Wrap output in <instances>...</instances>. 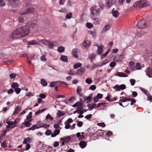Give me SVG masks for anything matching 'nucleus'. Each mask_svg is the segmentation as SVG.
I'll return each mask as SVG.
<instances>
[{
  "instance_id": "nucleus-1",
  "label": "nucleus",
  "mask_w": 152,
  "mask_h": 152,
  "mask_svg": "<svg viewBox=\"0 0 152 152\" xmlns=\"http://www.w3.org/2000/svg\"><path fill=\"white\" fill-rule=\"evenodd\" d=\"M36 26V21H29L26 25L14 30L10 34L11 38L12 39L23 38L29 34L30 28H33Z\"/></svg>"
},
{
  "instance_id": "nucleus-2",
  "label": "nucleus",
  "mask_w": 152,
  "mask_h": 152,
  "mask_svg": "<svg viewBox=\"0 0 152 152\" xmlns=\"http://www.w3.org/2000/svg\"><path fill=\"white\" fill-rule=\"evenodd\" d=\"M90 17L93 20H95L99 17L100 10L99 8H97V6H95L91 8Z\"/></svg>"
},
{
  "instance_id": "nucleus-3",
  "label": "nucleus",
  "mask_w": 152,
  "mask_h": 152,
  "mask_svg": "<svg viewBox=\"0 0 152 152\" xmlns=\"http://www.w3.org/2000/svg\"><path fill=\"white\" fill-rule=\"evenodd\" d=\"M148 22L145 20H142L138 22L137 24V27L140 28H143L148 26L149 25Z\"/></svg>"
},
{
  "instance_id": "nucleus-4",
  "label": "nucleus",
  "mask_w": 152,
  "mask_h": 152,
  "mask_svg": "<svg viewBox=\"0 0 152 152\" xmlns=\"http://www.w3.org/2000/svg\"><path fill=\"white\" fill-rule=\"evenodd\" d=\"M35 9L32 7H30L27 8L26 10H23V11L20 12V14L21 15H25L27 14L35 12Z\"/></svg>"
},
{
  "instance_id": "nucleus-5",
  "label": "nucleus",
  "mask_w": 152,
  "mask_h": 152,
  "mask_svg": "<svg viewBox=\"0 0 152 152\" xmlns=\"http://www.w3.org/2000/svg\"><path fill=\"white\" fill-rule=\"evenodd\" d=\"M20 0H8L9 4L12 7L18 6Z\"/></svg>"
},
{
  "instance_id": "nucleus-6",
  "label": "nucleus",
  "mask_w": 152,
  "mask_h": 152,
  "mask_svg": "<svg viewBox=\"0 0 152 152\" xmlns=\"http://www.w3.org/2000/svg\"><path fill=\"white\" fill-rule=\"evenodd\" d=\"M40 42L43 44L48 46L49 48L51 49L54 46V45L52 42H49L46 40H41Z\"/></svg>"
},
{
  "instance_id": "nucleus-7",
  "label": "nucleus",
  "mask_w": 152,
  "mask_h": 152,
  "mask_svg": "<svg viewBox=\"0 0 152 152\" xmlns=\"http://www.w3.org/2000/svg\"><path fill=\"white\" fill-rule=\"evenodd\" d=\"M126 86L124 84H121L120 86L118 85H116L113 88L116 91H120V90H123L126 88Z\"/></svg>"
},
{
  "instance_id": "nucleus-8",
  "label": "nucleus",
  "mask_w": 152,
  "mask_h": 152,
  "mask_svg": "<svg viewBox=\"0 0 152 152\" xmlns=\"http://www.w3.org/2000/svg\"><path fill=\"white\" fill-rule=\"evenodd\" d=\"M140 7H145L149 5V2L146 0H140Z\"/></svg>"
},
{
  "instance_id": "nucleus-9",
  "label": "nucleus",
  "mask_w": 152,
  "mask_h": 152,
  "mask_svg": "<svg viewBox=\"0 0 152 152\" xmlns=\"http://www.w3.org/2000/svg\"><path fill=\"white\" fill-rule=\"evenodd\" d=\"M77 108L80 110H81L83 109V105L84 104L83 102L82 99H80V102H77Z\"/></svg>"
},
{
  "instance_id": "nucleus-10",
  "label": "nucleus",
  "mask_w": 152,
  "mask_h": 152,
  "mask_svg": "<svg viewBox=\"0 0 152 152\" xmlns=\"http://www.w3.org/2000/svg\"><path fill=\"white\" fill-rule=\"evenodd\" d=\"M90 44V42L88 40H85L83 42V45L85 48L88 47Z\"/></svg>"
},
{
  "instance_id": "nucleus-11",
  "label": "nucleus",
  "mask_w": 152,
  "mask_h": 152,
  "mask_svg": "<svg viewBox=\"0 0 152 152\" xmlns=\"http://www.w3.org/2000/svg\"><path fill=\"white\" fill-rule=\"evenodd\" d=\"M123 57L122 56H115L114 59V61L115 62H121L122 61Z\"/></svg>"
},
{
  "instance_id": "nucleus-12",
  "label": "nucleus",
  "mask_w": 152,
  "mask_h": 152,
  "mask_svg": "<svg viewBox=\"0 0 152 152\" xmlns=\"http://www.w3.org/2000/svg\"><path fill=\"white\" fill-rule=\"evenodd\" d=\"M85 71V68L82 67L78 69L76 72V74L80 75H81Z\"/></svg>"
},
{
  "instance_id": "nucleus-13",
  "label": "nucleus",
  "mask_w": 152,
  "mask_h": 152,
  "mask_svg": "<svg viewBox=\"0 0 152 152\" xmlns=\"http://www.w3.org/2000/svg\"><path fill=\"white\" fill-rule=\"evenodd\" d=\"M71 138L69 136L67 137H64L63 138H61L60 140L66 142H68L71 140Z\"/></svg>"
},
{
  "instance_id": "nucleus-14",
  "label": "nucleus",
  "mask_w": 152,
  "mask_h": 152,
  "mask_svg": "<svg viewBox=\"0 0 152 152\" xmlns=\"http://www.w3.org/2000/svg\"><path fill=\"white\" fill-rule=\"evenodd\" d=\"M79 145L81 148H83L87 145V143L85 141H81L79 143Z\"/></svg>"
},
{
  "instance_id": "nucleus-15",
  "label": "nucleus",
  "mask_w": 152,
  "mask_h": 152,
  "mask_svg": "<svg viewBox=\"0 0 152 152\" xmlns=\"http://www.w3.org/2000/svg\"><path fill=\"white\" fill-rule=\"evenodd\" d=\"M110 25H106L103 28L102 30V33H104L108 30L110 28Z\"/></svg>"
},
{
  "instance_id": "nucleus-16",
  "label": "nucleus",
  "mask_w": 152,
  "mask_h": 152,
  "mask_svg": "<svg viewBox=\"0 0 152 152\" xmlns=\"http://www.w3.org/2000/svg\"><path fill=\"white\" fill-rule=\"evenodd\" d=\"M60 130L58 129L55 130L54 131V133L51 134V136L52 137H54L56 135H58L60 133Z\"/></svg>"
},
{
  "instance_id": "nucleus-17",
  "label": "nucleus",
  "mask_w": 152,
  "mask_h": 152,
  "mask_svg": "<svg viewBox=\"0 0 152 152\" xmlns=\"http://www.w3.org/2000/svg\"><path fill=\"white\" fill-rule=\"evenodd\" d=\"M82 91V89L80 86H78L77 87V94L80 96H83V94L81 93Z\"/></svg>"
},
{
  "instance_id": "nucleus-18",
  "label": "nucleus",
  "mask_w": 152,
  "mask_h": 152,
  "mask_svg": "<svg viewBox=\"0 0 152 152\" xmlns=\"http://www.w3.org/2000/svg\"><path fill=\"white\" fill-rule=\"evenodd\" d=\"M60 59L61 61L64 62H67L68 59L67 57L64 55H61Z\"/></svg>"
},
{
  "instance_id": "nucleus-19",
  "label": "nucleus",
  "mask_w": 152,
  "mask_h": 152,
  "mask_svg": "<svg viewBox=\"0 0 152 152\" xmlns=\"http://www.w3.org/2000/svg\"><path fill=\"white\" fill-rule=\"evenodd\" d=\"M114 8H113L112 10V13L113 16L115 18L118 17L119 15L118 12L117 10H114Z\"/></svg>"
},
{
  "instance_id": "nucleus-20",
  "label": "nucleus",
  "mask_w": 152,
  "mask_h": 152,
  "mask_svg": "<svg viewBox=\"0 0 152 152\" xmlns=\"http://www.w3.org/2000/svg\"><path fill=\"white\" fill-rule=\"evenodd\" d=\"M31 121V120H29L28 121H25L24 123L22 124L24 125L27 127H29L31 124L30 123Z\"/></svg>"
},
{
  "instance_id": "nucleus-21",
  "label": "nucleus",
  "mask_w": 152,
  "mask_h": 152,
  "mask_svg": "<svg viewBox=\"0 0 152 152\" xmlns=\"http://www.w3.org/2000/svg\"><path fill=\"white\" fill-rule=\"evenodd\" d=\"M130 68L132 70H134L135 68L134 66V63L133 61H131L129 63Z\"/></svg>"
},
{
  "instance_id": "nucleus-22",
  "label": "nucleus",
  "mask_w": 152,
  "mask_h": 152,
  "mask_svg": "<svg viewBox=\"0 0 152 152\" xmlns=\"http://www.w3.org/2000/svg\"><path fill=\"white\" fill-rule=\"evenodd\" d=\"M103 50L102 46H99L98 47V49L97 50V53L98 54H101L102 53Z\"/></svg>"
},
{
  "instance_id": "nucleus-23",
  "label": "nucleus",
  "mask_w": 152,
  "mask_h": 152,
  "mask_svg": "<svg viewBox=\"0 0 152 152\" xmlns=\"http://www.w3.org/2000/svg\"><path fill=\"white\" fill-rule=\"evenodd\" d=\"M19 87V85L17 83H13L11 84L12 88L14 89L18 88Z\"/></svg>"
},
{
  "instance_id": "nucleus-24",
  "label": "nucleus",
  "mask_w": 152,
  "mask_h": 152,
  "mask_svg": "<svg viewBox=\"0 0 152 152\" xmlns=\"http://www.w3.org/2000/svg\"><path fill=\"white\" fill-rule=\"evenodd\" d=\"M72 53L74 57L76 58L78 57L77 50L76 49H73L72 50Z\"/></svg>"
},
{
  "instance_id": "nucleus-25",
  "label": "nucleus",
  "mask_w": 152,
  "mask_h": 152,
  "mask_svg": "<svg viewBox=\"0 0 152 152\" xmlns=\"http://www.w3.org/2000/svg\"><path fill=\"white\" fill-rule=\"evenodd\" d=\"M31 142V139L29 137L26 138L24 139V140L23 142V143L24 144H27V142Z\"/></svg>"
},
{
  "instance_id": "nucleus-26",
  "label": "nucleus",
  "mask_w": 152,
  "mask_h": 152,
  "mask_svg": "<svg viewBox=\"0 0 152 152\" xmlns=\"http://www.w3.org/2000/svg\"><path fill=\"white\" fill-rule=\"evenodd\" d=\"M28 44L30 45H36L38 44L37 42L35 40H32L28 42Z\"/></svg>"
},
{
  "instance_id": "nucleus-27",
  "label": "nucleus",
  "mask_w": 152,
  "mask_h": 152,
  "mask_svg": "<svg viewBox=\"0 0 152 152\" xmlns=\"http://www.w3.org/2000/svg\"><path fill=\"white\" fill-rule=\"evenodd\" d=\"M140 1H136L133 4V6L135 7H140Z\"/></svg>"
},
{
  "instance_id": "nucleus-28",
  "label": "nucleus",
  "mask_w": 152,
  "mask_h": 152,
  "mask_svg": "<svg viewBox=\"0 0 152 152\" xmlns=\"http://www.w3.org/2000/svg\"><path fill=\"white\" fill-rule=\"evenodd\" d=\"M58 81H53L50 83V86L51 87H53L55 86L56 84L58 83Z\"/></svg>"
},
{
  "instance_id": "nucleus-29",
  "label": "nucleus",
  "mask_w": 152,
  "mask_h": 152,
  "mask_svg": "<svg viewBox=\"0 0 152 152\" xmlns=\"http://www.w3.org/2000/svg\"><path fill=\"white\" fill-rule=\"evenodd\" d=\"M1 146L3 148H6L7 146V141L5 140L2 143H1Z\"/></svg>"
},
{
  "instance_id": "nucleus-30",
  "label": "nucleus",
  "mask_w": 152,
  "mask_h": 152,
  "mask_svg": "<svg viewBox=\"0 0 152 152\" xmlns=\"http://www.w3.org/2000/svg\"><path fill=\"white\" fill-rule=\"evenodd\" d=\"M57 115L59 117H61L62 116H63L65 115V113L64 112H61V111H58L57 113Z\"/></svg>"
},
{
  "instance_id": "nucleus-31",
  "label": "nucleus",
  "mask_w": 152,
  "mask_h": 152,
  "mask_svg": "<svg viewBox=\"0 0 152 152\" xmlns=\"http://www.w3.org/2000/svg\"><path fill=\"white\" fill-rule=\"evenodd\" d=\"M113 4L112 0H108L107 2V6L108 7H110Z\"/></svg>"
},
{
  "instance_id": "nucleus-32",
  "label": "nucleus",
  "mask_w": 152,
  "mask_h": 152,
  "mask_svg": "<svg viewBox=\"0 0 152 152\" xmlns=\"http://www.w3.org/2000/svg\"><path fill=\"white\" fill-rule=\"evenodd\" d=\"M64 48L62 46L59 47L58 49V51L60 53H62L64 51Z\"/></svg>"
},
{
  "instance_id": "nucleus-33",
  "label": "nucleus",
  "mask_w": 152,
  "mask_h": 152,
  "mask_svg": "<svg viewBox=\"0 0 152 152\" xmlns=\"http://www.w3.org/2000/svg\"><path fill=\"white\" fill-rule=\"evenodd\" d=\"M82 64L80 63H77L74 66V69H77L81 66Z\"/></svg>"
},
{
  "instance_id": "nucleus-34",
  "label": "nucleus",
  "mask_w": 152,
  "mask_h": 152,
  "mask_svg": "<svg viewBox=\"0 0 152 152\" xmlns=\"http://www.w3.org/2000/svg\"><path fill=\"white\" fill-rule=\"evenodd\" d=\"M95 57V55L93 53L90 54L89 56V58L91 59V62H92V60H93Z\"/></svg>"
},
{
  "instance_id": "nucleus-35",
  "label": "nucleus",
  "mask_w": 152,
  "mask_h": 152,
  "mask_svg": "<svg viewBox=\"0 0 152 152\" xmlns=\"http://www.w3.org/2000/svg\"><path fill=\"white\" fill-rule=\"evenodd\" d=\"M140 89L146 95H148L149 94V92L144 88H140Z\"/></svg>"
},
{
  "instance_id": "nucleus-36",
  "label": "nucleus",
  "mask_w": 152,
  "mask_h": 152,
  "mask_svg": "<svg viewBox=\"0 0 152 152\" xmlns=\"http://www.w3.org/2000/svg\"><path fill=\"white\" fill-rule=\"evenodd\" d=\"M41 84L43 86H45L47 85V82L44 79H42L41 80Z\"/></svg>"
},
{
  "instance_id": "nucleus-37",
  "label": "nucleus",
  "mask_w": 152,
  "mask_h": 152,
  "mask_svg": "<svg viewBox=\"0 0 152 152\" xmlns=\"http://www.w3.org/2000/svg\"><path fill=\"white\" fill-rule=\"evenodd\" d=\"M103 131L102 130H100L97 131L96 132V133L97 135H100L102 136L103 134Z\"/></svg>"
},
{
  "instance_id": "nucleus-38",
  "label": "nucleus",
  "mask_w": 152,
  "mask_h": 152,
  "mask_svg": "<svg viewBox=\"0 0 152 152\" xmlns=\"http://www.w3.org/2000/svg\"><path fill=\"white\" fill-rule=\"evenodd\" d=\"M46 118L47 120L50 119V121H52L53 119V118L49 114H48L46 116Z\"/></svg>"
},
{
  "instance_id": "nucleus-39",
  "label": "nucleus",
  "mask_w": 152,
  "mask_h": 152,
  "mask_svg": "<svg viewBox=\"0 0 152 152\" xmlns=\"http://www.w3.org/2000/svg\"><path fill=\"white\" fill-rule=\"evenodd\" d=\"M73 122V120L71 118H69L67 121H66L65 122V124H69Z\"/></svg>"
},
{
  "instance_id": "nucleus-40",
  "label": "nucleus",
  "mask_w": 152,
  "mask_h": 152,
  "mask_svg": "<svg viewBox=\"0 0 152 152\" xmlns=\"http://www.w3.org/2000/svg\"><path fill=\"white\" fill-rule=\"evenodd\" d=\"M85 81L88 84H90L92 83L93 82L92 80L90 78H87L86 80Z\"/></svg>"
},
{
  "instance_id": "nucleus-41",
  "label": "nucleus",
  "mask_w": 152,
  "mask_h": 152,
  "mask_svg": "<svg viewBox=\"0 0 152 152\" xmlns=\"http://www.w3.org/2000/svg\"><path fill=\"white\" fill-rule=\"evenodd\" d=\"M121 99L120 100L119 102H125L126 101V97L124 96H121L120 97Z\"/></svg>"
},
{
  "instance_id": "nucleus-42",
  "label": "nucleus",
  "mask_w": 152,
  "mask_h": 152,
  "mask_svg": "<svg viewBox=\"0 0 152 152\" xmlns=\"http://www.w3.org/2000/svg\"><path fill=\"white\" fill-rule=\"evenodd\" d=\"M76 136L77 137H80L81 139H83L84 138V136L83 134L81 135L80 133L79 132H78L77 133Z\"/></svg>"
},
{
  "instance_id": "nucleus-43",
  "label": "nucleus",
  "mask_w": 152,
  "mask_h": 152,
  "mask_svg": "<svg viewBox=\"0 0 152 152\" xmlns=\"http://www.w3.org/2000/svg\"><path fill=\"white\" fill-rule=\"evenodd\" d=\"M91 98L92 97H91L90 96H87V101L86 102V103L88 104L90 102H91L92 101Z\"/></svg>"
},
{
  "instance_id": "nucleus-44",
  "label": "nucleus",
  "mask_w": 152,
  "mask_h": 152,
  "mask_svg": "<svg viewBox=\"0 0 152 152\" xmlns=\"http://www.w3.org/2000/svg\"><path fill=\"white\" fill-rule=\"evenodd\" d=\"M19 121V120L18 118H17V119H15L14 121V122H13V123H14V124H13L14 126L12 127L11 128V129L13 128L14 127H16L17 126L16 125L17 124V122Z\"/></svg>"
},
{
  "instance_id": "nucleus-45",
  "label": "nucleus",
  "mask_w": 152,
  "mask_h": 152,
  "mask_svg": "<svg viewBox=\"0 0 152 152\" xmlns=\"http://www.w3.org/2000/svg\"><path fill=\"white\" fill-rule=\"evenodd\" d=\"M86 26L88 28H91L93 26V25L90 23H87L86 24Z\"/></svg>"
},
{
  "instance_id": "nucleus-46",
  "label": "nucleus",
  "mask_w": 152,
  "mask_h": 152,
  "mask_svg": "<svg viewBox=\"0 0 152 152\" xmlns=\"http://www.w3.org/2000/svg\"><path fill=\"white\" fill-rule=\"evenodd\" d=\"M72 13L69 12L66 14V18L67 19H69L72 17Z\"/></svg>"
},
{
  "instance_id": "nucleus-47",
  "label": "nucleus",
  "mask_w": 152,
  "mask_h": 152,
  "mask_svg": "<svg viewBox=\"0 0 152 152\" xmlns=\"http://www.w3.org/2000/svg\"><path fill=\"white\" fill-rule=\"evenodd\" d=\"M37 125L35 124L32 126L31 128L28 129L29 130H34L35 129H37Z\"/></svg>"
},
{
  "instance_id": "nucleus-48",
  "label": "nucleus",
  "mask_w": 152,
  "mask_h": 152,
  "mask_svg": "<svg viewBox=\"0 0 152 152\" xmlns=\"http://www.w3.org/2000/svg\"><path fill=\"white\" fill-rule=\"evenodd\" d=\"M18 20L19 22L22 23L24 22V19L22 17H20L18 18Z\"/></svg>"
},
{
  "instance_id": "nucleus-49",
  "label": "nucleus",
  "mask_w": 152,
  "mask_h": 152,
  "mask_svg": "<svg viewBox=\"0 0 152 152\" xmlns=\"http://www.w3.org/2000/svg\"><path fill=\"white\" fill-rule=\"evenodd\" d=\"M141 68V66L140 64L137 63L136 64V68L137 69H140Z\"/></svg>"
},
{
  "instance_id": "nucleus-50",
  "label": "nucleus",
  "mask_w": 152,
  "mask_h": 152,
  "mask_svg": "<svg viewBox=\"0 0 152 152\" xmlns=\"http://www.w3.org/2000/svg\"><path fill=\"white\" fill-rule=\"evenodd\" d=\"M32 113L31 112H30L28 114V116H27L26 118L27 120H28L29 119H30L32 118Z\"/></svg>"
},
{
  "instance_id": "nucleus-51",
  "label": "nucleus",
  "mask_w": 152,
  "mask_h": 152,
  "mask_svg": "<svg viewBox=\"0 0 152 152\" xmlns=\"http://www.w3.org/2000/svg\"><path fill=\"white\" fill-rule=\"evenodd\" d=\"M107 104L106 103H99L97 104V105L96 107L97 108H98L100 106L102 105L103 107H105V105L106 104Z\"/></svg>"
},
{
  "instance_id": "nucleus-52",
  "label": "nucleus",
  "mask_w": 152,
  "mask_h": 152,
  "mask_svg": "<svg viewBox=\"0 0 152 152\" xmlns=\"http://www.w3.org/2000/svg\"><path fill=\"white\" fill-rule=\"evenodd\" d=\"M116 65V64L114 62H111L110 64V66L111 67L113 68Z\"/></svg>"
},
{
  "instance_id": "nucleus-53",
  "label": "nucleus",
  "mask_w": 152,
  "mask_h": 152,
  "mask_svg": "<svg viewBox=\"0 0 152 152\" xmlns=\"http://www.w3.org/2000/svg\"><path fill=\"white\" fill-rule=\"evenodd\" d=\"M96 89V86L95 85H93L91 86L89 88V90H91L92 91Z\"/></svg>"
},
{
  "instance_id": "nucleus-54",
  "label": "nucleus",
  "mask_w": 152,
  "mask_h": 152,
  "mask_svg": "<svg viewBox=\"0 0 152 152\" xmlns=\"http://www.w3.org/2000/svg\"><path fill=\"white\" fill-rule=\"evenodd\" d=\"M58 83L64 86H67L68 85V84L66 83L63 81H58Z\"/></svg>"
},
{
  "instance_id": "nucleus-55",
  "label": "nucleus",
  "mask_w": 152,
  "mask_h": 152,
  "mask_svg": "<svg viewBox=\"0 0 152 152\" xmlns=\"http://www.w3.org/2000/svg\"><path fill=\"white\" fill-rule=\"evenodd\" d=\"M130 81L131 83V85L132 86H133L134 85L135 83V80L134 79H130Z\"/></svg>"
},
{
  "instance_id": "nucleus-56",
  "label": "nucleus",
  "mask_w": 152,
  "mask_h": 152,
  "mask_svg": "<svg viewBox=\"0 0 152 152\" xmlns=\"http://www.w3.org/2000/svg\"><path fill=\"white\" fill-rule=\"evenodd\" d=\"M21 91V89L18 88L15 89V91L17 94H18Z\"/></svg>"
},
{
  "instance_id": "nucleus-57",
  "label": "nucleus",
  "mask_w": 152,
  "mask_h": 152,
  "mask_svg": "<svg viewBox=\"0 0 152 152\" xmlns=\"http://www.w3.org/2000/svg\"><path fill=\"white\" fill-rule=\"evenodd\" d=\"M40 59L42 61H45L46 60V58H45V55L42 56L41 57Z\"/></svg>"
},
{
  "instance_id": "nucleus-58",
  "label": "nucleus",
  "mask_w": 152,
  "mask_h": 152,
  "mask_svg": "<svg viewBox=\"0 0 152 152\" xmlns=\"http://www.w3.org/2000/svg\"><path fill=\"white\" fill-rule=\"evenodd\" d=\"M103 96V94L98 93L97 94L96 97L98 99H99L102 98Z\"/></svg>"
},
{
  "instance_id": "nucleus-59",
  "label": "nucleus",
  "mask_w": 152,
  "mask_h": 152,
  "mask_svg": "<svg viewBox=\"0 0 152 152\" xmlns=\"http://www.w3.org/2000/svg\"><path fill=\"white\" fill-rule=\"evenodd\" d=\"M16 76V74L15 73H12L10 75V77L11 79H14Z\"/></svg>"
},
{
  "instance_id": "nucleus-60",
  "label": "nucleus",
  "mask_w": 152,
  "mask_h": 152,
  "mask_svg": "<svg viewBox=\"0 0 152 152\" xmlns=\"http://www.w3.org/2000/svg\"><path fill=\"white\" fill-rule=\"evenodd\" d=\"M6 133H7V131H4L1 134V135H0V137H1V138H2L3 137H4Z\"/></svg>"
},
{
  "instance_id": "nucleus-61",
  "label": "nucleus",
  "mask_w": 152,
  "mask_h": 152,
  "mask_svg": "<svg viewBox=\"0 0 152 152\" xmlns=\"http://www.w3.org/2000/svg\"><path fill=\"white\" fill-rule=\"evenodd\" d=\"M110 96H110V95L108 94L107 96L106 97L105 99L109 102H111L113 101V100H110Z\"/></svg>"
},
{
  "instance_id": "nucleus-62",
  "label": "nucleus",
  "mask_w": 152,
  "mask_h": 152,
  "mask_svg": "<svg viewBox=\"0 0 152 152\" xmlns=\"http://www.w3.org/2000/svg\"><path fill=\"white\" fill-rule=\"evenodd\" d=\"M51 133V131L50 129L47 130L45 132V134L47 135H49Z\"/></svg>"
},
{
  "instance_id": "nucleus-63",
  "label": "nucleus",
  "mask_w": 152,
  "mask_h": 152,
  "mask_svg": "<svg viewBox=\"0 0 152 152\" xmlns=\"http://www.w3.org/2000/svg\"><path fill=\"white\" fill-rule=\"evenodd\" d=\"M0 5L2 7L4 6L5 5V3L3 0H0Z\"/></svg>"
},
{
  "instance_id": "nucleus-64",
  "label": "nucleus",
  "mask_w": 152,
  "mask_h": 152,
  "mask_svg": "<svg viewBox=\"0 0 152 152\" xmlns=\"http://www.w3.org/2000/svg\"><path fill=\"white\" fill-rule=\"evenodd\" d=\"M77 125L78 127H81L83 126V123L81 121H78Z\"/></svg>"
}]
</instances>
